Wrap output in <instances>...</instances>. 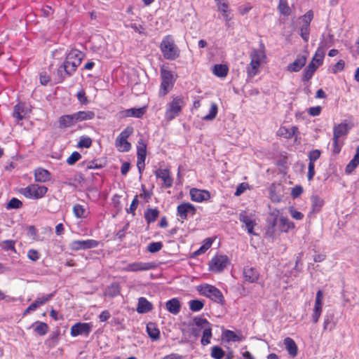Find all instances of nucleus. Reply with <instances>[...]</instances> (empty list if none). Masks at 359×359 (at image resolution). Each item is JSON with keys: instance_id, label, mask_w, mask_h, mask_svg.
Here are the masks:
<instances>
[{"instance_id": "de8ad7c7", "label": "nucleus", "mask_w": 359, "mask_h": 359, "mask_svg": "<svg viewBox=\"0 0 359 359\" xmlns=\"http://www.w3.org/2000/svg\"><path fill=\"white\" fill-rule=\"evenodd\" d=\"M218 112V107L216 103H211L210 108L208 114H206L203 119L205 121H212L215 118Z\"/></svg>"}, {"instance_id": "9d476101", "label": "nucleus", "mask_w": 359, "mask_h": 359, "mask_svg": "<svg viewBox=\"0 0 359 359\" xmlns=\"http://www.w3.org/2000/svg\"><path fill=\"white\" fill-rule=\"evenodd\" d=\"M99 241L94 239L75 240L69 243V248L73 251L95 248L99 245Z\"/></svg>"}, {"instance_id": "0e129e2a", "label": "nucleus", "mask_w": 359, "mask_h": 359, "mask_svg": "<svg viewBox=\"0 0 359 359\" xmlns=\"http://www.w3.org/2000/svg\"><path fill=\"white\" fill-rule=\"evenodd\" d=\"M41 255L39 252L34 249H30L27 252V257L33 261L36 262L40 259Z\"/></svg>"}, {"instance_id": "3c124183", "label": "nucleus", "mask_w": 359, "mask_h": 359, "mask_svg": "<svg viewBox=\"0 0 359 359\" xmlns=\"http://www.w3.org/2000/svg\"><path fill=\"white\" fill-rule=\"evenodd\" d=\"M212 243V240L210 238L205 239L203 244L194 252V254L196 255H199L205 253L211 247Z\"/></svg>"}, {"instance_id": "338daca9", "label": "nucleus", "mask_w": 359, "mask_h": 359, "mask_svg": "<svg viewBox=\"0 0 359 359\" xmlns=\"http://www.w3.org/2000/svg\"><path fill=\"white\" fill-rule=\"evenodd\" d=\"M54 296V293H50L48 294H46L45 296H43L41 297H38L35 301L39 304V305L41 306L46 304L47 302L50 301L53 297Z\"/></svg>"}, {"instance_id": "2f4dec72", "label": "nucleus", "mask_w": 359, "mask_h": 359, "mask_svg": "<svg viewBox=\"0 0 359 359\" xmlns=\"http://www.w3.org/2000/svg\"><path fill=\"white\" fill-rule=\"evenodd\" d=\"M121 294V285L118 283H113L109 285L105 291L104 296L111 298L115 297Z\"/></svg>"}, {"instance_id": "f8f14e48", "label": "nucleus", "mask_w": 359, "mask_h": 359, "mask_svg": "<svg viewBox=\"0 0 359 359\" xmlns=\"http://www.w3.org/2000/svg\"><path fill=\"white\" fill-rule=\"evenodd\" d=\"M156 266L154 262H135L128 264L123 269L126 272H138L149 271L155 269Z\"/></svg>"}, {"instance_id": "72a5a7b5", "label": "nucleus", "mask_w": 359, "mask_h": 359, "mask_svg": "<svg viewBox=\"0 0 359 359\" xmlns=\"http://www.w3.org/2000/svg\"><path fill=\"white\" fill-rule=\"evenodd\" d=\"M76 123L74 114L63 115L59 118V124L60 127L68 128Z\"/></svg>"}, {"instance_id": "603ef678", "label": "nucleus", "mask_w": 359, "mask_h": 359, "mask_svg": "<svg viewBox=\"0 0 359 359\" xmlns=\"http://www.w3.org/2000/svg\"><path fill=\"white\" fill-rule=\"evenodd\" d=\"M218 11L222 13V16L226 22H229L231 20V17L229 15L228 3H222V5L219 6Z\"/></svg>"}, {"instance_id": "423d86ee", "label": "nucleus", "mask_w": 359, "mask_h": 359, "mask_svg": "<svg viewBox=\"0 0 359 359\" xmlns=\"http://www.w3.org/2000/svg\"><path fill=\"white\" fill-rule=\"evenodd\" d=\"M301 25L299 27V35L304 42L307 43L309 39L310 25L313 19V12L311 10L307 11L304 15L301 16Z\"/></svg>"}, {"instance_id": "4be33fe9", "label": "nucleus", "mask_w": 359, "mask_h": 359, "mask_svg": "<svg viewBox=\"0 0 359 359\" xmlns=\"http://www.w3.org/2000/svg\"><path fill=\"white\" fill-rule=\"evenodd\" d=\"M306 55H298L295 60L287 66V70L290 72H298L306 65Z\"/></svg>"}, {"instance_id": "473e14b6", "label": "nucleus", "mask_w": 359, "mask_h": 359, "mask_svg": "<svg viewBox=\"0 0 359 359\" xmlns=\"http://www.w3.org/2000/svg\"><path fill=\"white\" fill-rule=\"evenodd\" d=\"M260 49H254L250 55V60H253L261 64L262 60L266 58V54L264 51V45L262 43L260 44Z\"/></svg>"}, {"instance_id": "052dcab7", "label": "nucleus", "mask_w": 359, "mask_h": 359, "mask_svg": "<svg viewBox=\"0 0 359 359\" xmlns=\"http://www.w3.org/2000/svg\"><path fill=\"white\" fill-rule=\"evenodd\" d=\"M2 244L4 245V246L2 248L3 250H6V251L11 250L14 252H16L15 247V241L6 240L2 242Z\"/></svg>"}, {"instance_id": "393cba45", "label": "nucleus", "mask_w": 359, "mask_h": 359, "mask_svg": "<svg viewBox=\"0 0 359 359\" xmlns=\"http://www.w3.org/2000/svg\"><path fill=\"white\" fill-rule=\"evenodd\" d=\"M295 228L294 224L287 217L280 215L279 217V224L277 231L279 233H287L290 230Z\"/></svg>"}, {"instance_id": "c03bdc74", "label": "nucleus", "mask_w": 359, "mask_h": 359, "mask_svg": "<svg viewBox=\"0 0 359 359\" xmlns=\"http://www.w3.org/2000/svg\"><path fill=\"white\" fill-rule=\"evenodd\" d=\"M36 327L34 332L40 336H43L47 334L48 331V325L47 323L43 322L37 321L36 322Z\"/></svg>"}, {"instance_id": "13d9d810", "label": "nucleus", "mask_w": 359, "mask_h": 359, "mask_svg": "<svg viewBox=\"0 0 359 359\" xmlns=\"http://www.w3.org/2000/svg\"><path fill=\"white\" fill-rule=\"evenodd\" d=\"M22 207V203L17 198H12L7 204V209H18Z\"/></svg>"}, {"instance_id": "6e6552de", "label": "nucleus", "mask_w": 359, "mask_h": 359, "mask_svg": "<svg viewBox=\"0 0 359 359\" xmlns=\"http://www.w3.org/2000/svg\"><path fill=\"white\" fill-rule=\"evenodd\" d=\"M147 156V143L142 140L140 139L137 145V167L140 173L141 174L145 168V159Z\"/></svg>"}, {"instance_id": "f3484780", "label": "nucleus", "mask_w": 359, "mask_h": 359, "mask_svg": "<svg viewBox=\"0 0 359 359\" xmlns=\"http://www.w3.org/2000/svg\"><path fill=\"white\" fill-rule=\"evenodd\" d=\"M91 325L88 323H77L72 326L70 334L72 337L81 334L88 335L91 331Z\"/></svg>"}, {"instance_id": "4c0bfd02", "label": "nucleus", "mask_w": 359, "mask_h": 359, "mask_svg": "<svg viewBox=\"0 0 359 359\" xmlns=\"http://www.w3.org/2000/svg\"><path fill=\"white\" fill-rule=\"evenodd\" d=\"M147 332L150 338L154 341H157L160 338V331L156 325L153 323H149L147 325Z\"/></svg>"}, {"instance_id": "69168bd1", "label": "nucleus", "mask_w": 359, "mask_h": 359, "mask_svg": "<svg viewBox=\"0 0 359 359\" xmlns=\"http://www.w3.org/2000/svg\"><path fill=\"white\" fill-rule=\"evenodd\" d=\"M138 196L136 195L133 200L132 201V203L130 205V208L129 209H127V212L128 213H130L132 214L133 215H135V211L137 210V205H138Z\"/></svg>"}, {"instance_id": "ddd939ff", "label": "nucleus", "mask_w": 359, "mask_h": 359, "mask_svg": "<svg viewBox=\"0 0 359 359\" xmlns=\"http://www.w3.org/2000/svg\"><path fill=\"white\" fill-rule=\"evenodd\" d=\"M239 220L245 224V226L249 234L255 235L254 227L256 225L255 215L249 213L247 211H241L239 214Z\"/></svg>"}, {"instance_id": "79ce46f5", "label": "nucleus", "mask_w": 359, "mask_h": 359, "mask_svg": "<svg viewBox=\"0 0 359 359\" xmlns=\"http://www.w3.org/2000/svg\"><path fill=\"white\" fill-rule=\"evenodd\" d=\"M325 55V51L323 50V48H322L321 47H318L311 62H314L316 65L319 67L323 62Z\"/></svg>"}, {"instance_id": "f704fd0d", "label": "nucleus", "mask_w": 359, "mask_h": 359, "mask_svg": "<svg viewBox=\"0 0 359 359\" xmlns=\"http://www.w3.org/2000/svg\"><path fill=\"white\" fill-rule=\"evenodd\" d=\"M271 216L273 217L272 221L269 223L270 226L267 230V233L270 234V236L273 235L278 229V224H279V212L276 211V212H273L271 214Z\"/></svg>"}, {"instance_id": "a878e982", "label": "nucleus", "mask_w": 359, "mask_h": 359, "mask_svg": "<svg viewBox=\"0 0 359 359\" xmlns=\"http://www.w3.org/2000/svg\"><path fill=\"white\" fill-rule=\"evenodd\" d=\"M153 309L152 304L145 297H140L138 299L137 306L136 311L139 313H146Z\"/></svg>"}, {"instance_id": "49530a36", "label": "nucleus", "mask_w": 359, "mask_h": 359, "mask_svg": "<svg viewBox=\"0 0 359 359\" xmlns=\"http://www.w3.org/2000/svg\"><path fill=\"white\" fill-rule=\"evenodd\" d=\"M189 306L191 311L194 312L201 311L204 306V302L198 299H192L189 302Z\"/></svg>"}, {"instance_id": "9b49d317", "label": "nucleus", "mask_w": 359, "mask_h": 359, "mask_svg": "<svg viewBox=\"0 0 359 359\" xmlns=\"http://www.w3.org/2000/svg\"><path fill=\"white\" fill-rule=\"evenodd\" d=\"M229 259L226 255L215 256L209 264V269L214 273L222 272L226 268Z\"/></svg>"}, {"instance_id": "f257e3e1", "label": "nucleus", "mask_w": 359, "mask_h": 359, "mask_svg": "<svg viewBox=\"0 0 359 359\" xmlns=\"http://www.w3.org/2000/svg\"><path fill=\"white\" fill-rule=\"evenodd\" d=\"M160 49L163 57L166 60H175L180 57V50L171 35H166L163 38Z\"/></svg>"}, {"instance_id": "4468645a", "label": "nucleus", "mask_w": 359, "mask_h": 359, "mask_svg": "<svg viewBox=\"0 0 359 359\" xmlns=\"http://www.w3.org/2000/svg\"><path fill=\"white\" fill-rule=\"evenodd\" d=\"M196 212V208L189 203H183L177 207V215L182 221L187 220L189 215L194 216Z\"/></svg>"}, {"instance_id": "a19ab883", "label": "nucleus", "mask_w": 359, "mask_h": 359, "mask_svg": "<svg viewBox=\"0 0 359 359\" xmlns=\"http://www.w3.org/2000/svg\"><path fill=\"white\" fill-rule=\"evenodd\" d=\"M311 200L312 211L313 212H320L322 207L324 205V203H325L323 199L317 195H314V196H311Z\"/></svg>"}, {"instance_id": "cd10ccee", "label": "nucleus", "mask_w": 359, "mask_h": 359, "mask_svg": "<svg viewBox=\"0 0 359 359\" xmlns=\"http://www.w3.org/2000/svg\"><path fill=\"white\" fill-rule=\"evenodd\" d=\"M51 178L50 173L48 170L43 168H37L34 171V179L38 182H46Z\"/></svg>"}, {"instance_id": "37998d69", "label": "nucleus", "mask_w": 359, "mask_h": 359, "mask_svg": "<svg viewBox=\"0 0 359 359\" xmlns=\"http://www.w3.org/2000/svg\"><path fill=\"white\" fill-rule=\"evenodd\" d=\"M278 9L280 13L284 16H289L291 14V8L288 6L287 0H279Z\"/></svg>"}, {"instance_id": "2eb2a0df", "label": "nucleus", "mask_w": 359, "mask_h": 359, "mask_svg": "<svg viewBox=\"0 0 359 359\" xmlns=\"http://www.w3.org/2000/svg\"><path fill=\"white\" fill-rule=\"evenodd\" d=\"M321 151L319 149H313L309 152L308 157L309 160L308 165L307 178L309 181H311L316 174L315 163L320 158Z\"/></svg>"}, {"instance_id": "5fc2aeb1", "label": "nucleus", "mask_w": 359, "mask_h": 359, "mask_svg": "<svg viewBox=\"0 0 359 359\" xmlns=\"http://www.w3.org/2000/svg\"><path fill=\"white\" fill-rule=\"evenodd\" d=\"M327 36L329 38V41L327 39H325V35L323 34L322 39L319 43V47H321L322 48H323V50L325 51L327 48H328L332 45V41H333V38H334V36L331 34H329Z\"/></svg>"}, {"instance_id": "774afa93", "label": "nucleus", "mask_w": 359, "mask_h": 359, "mask_svg": "<svg viewBox=\"0 0 359 359\" xmlns=\"http://www.w3.org/2000/svg\"><path fill=\"white\" fill-rule=\"evenodd\" d=\"M76 97L81 104H87L88 103L86 93L83 90H79L76 94Z\"/></svg>"}, {"instance_id": "a211bd4d", "label": "nucleus", "mask_w": 359, "mask_h": 359, "mask_svg": "<svg viewBox=\"0 0 359 359\" xmlns=\"http://www.w3.org/2000/svg\"><path fill=\"white\" fill-rule=\"evenodd\" d=\"M74 72L72 70L70 66L63 62L57 69L55 80L57 83H62L66 78L73 75Z\"/></svg>"}, {"instance_id": "39448f33", "label": "nucleus", "mask_w": 359, "mask_h": 359, "mask_svg": "<svg viewBox=\"0 0 359 359\" xmlns=\"http://www.w3.org/2000/svg\"><path fill=\"white\" fill-rule=\"evenodd\" d=\"M161 83L158 94L160 96H165L172 88L175 80L173 73L163 67L161 68Z\"/></svg>"}, {"instance_id": "a18cd8bd", "label": "nucleus", "mask_w": 359, "mask_h": 359, "mask_svg": "<svg viewBox=\"0 0 359 359\" xmlns=\"http://www.w3.org/2000/svg\"><path fill=\"white\" fill-rule=\"evenodd\" d=\"M194 325L200 329L205 330V328L212 327L206 318L196 317L194 319Z\"/></svg>"}, {"instance_id": "c85d7f7f", "label": "nucleus", "mask_w": 359, "mask_h": 359, "mask_svg": "<svg viewBox=\"0 0 359 359\" xmlns=\"http://www.w3.org/2000/svg\"><path fill=\"white\" fill-rule=\"evenodd\" d=\"M283 343L289 355L292 357L297 356L298 353V348L294 339L290 337H286L285 338Z\"/></svg>"}, {"instance_id": "20e7f679", "label": "nucleus", "mask_w": 359, "mask_h": 359, "mask_svg": "<svg viewBox=\"0 0 359 359\" xmlns=\"http://www.w3.org/2000/svg\"><path fill=\"white\" fill-rule=\"evenodd\" d=\"M19 192L27 198L37 200L45 196L48 192V188L37 184H31L20 189Z\"/></svg>"}, {"instance_id": "4d7b16f0", "label": "nucleus", "mask_w": 359, "mask_h": 359, "mask_svg": "<svg viewBox=\"0 0 359 359\" xmlns=\"http://www.w3.org/2000/svg\"><path fill=\"white\" fill-rule=\"evenodd\" d=\"M163 248L161 242H152L147 246V250L151 253H156L160 251Z\"/></svg>"}, {"instance_id": "09e8293b", "label": "nucleus", "mask_w": 359, "mask_h": 359, "mask_svg": "<svg viewBox=\"0 0 359 359\" xmlns=\"http://www.w3.org/2000/svg\"><path fill=\"white\" fill-rule=\"evenodd\" d=\"M212 327L205 328L203 331V336L201 340V343L203 346H206L210 343V339L212 338Z\"/></svg>"}, {"instance_id": "1a4fd4ad", "label": "nucleus", "mask_w": 359, "mask_h": 359, "mask_svg": "<svg viewBox=\"0 0 359 359\" xmlns=\"http://www.w3.org/2000/svg\"><path fill=\"white\" fill-rule=\"evenodd\" d=\"M323 305V292L319 290L316 292L315 304L311 314V321L313 324H316L321 316Z\"/></svg>"}, {"instance_id": "58836bf2", "label": "nucleus", "mask_w": 359, "mask_h": 359, "mask_svg": "<svg viewBox=\"0 0 359 359\" xmlns=\"http://www.w3.org/2000/svg\"><path fill=\"white\" fill-rule=\"evenodd\" d=\"M260 65V63L254 61L253 60H250V63L246 68L248 78H253L259 73V67Z\"/></svg>"}, {"instance_id": "6ab92c4d", "label": "nucleus", "mask_w": 359, "mask_h": 359, "mask_svg": "<svg viewBox=\"0 0 359 359\" xmlns=\"http://www.w3.org/2000/svg\"><path fill=\"white\" fill-rule=\"evenodd\" d=\"M30 109L25 102H19L13 107V117L18 121L22 120L29 113Z\"/></svg>"}, {"instance_id": "864d4df0", "label": "nucleus", "mask_w": 359, "mask_h": 359, "mask_svg": "<svg viewBox=\"0 0 359 359\" xmlns=\"http://www.w3.org/2000/svg\"><path fill=\"white\" fill-rule=\"evenodd\" d=\"M73 212L77 218H85L86 209L82 205L76 204L73 206Z\"/></svg>"}, {"instance_id": "5701e85b", "label": "nucleus", "mask_w": 359, "mask_h": 359, "mask_svg": "<svg viewBox=\"0 0 359 359\" xmlns=\"http://www.w3.org/2000/svg\"><path fill=\"white\" fill-rule=\"evenodd\" d=\"M353 127L351 118L345 119L341 123L334 128L333 135H346Z\"/></svg>"}, {"instance_id": "bb28decb", "label": "nucleus", "mask_w": 359, "mask_h": 359, "mask_svg": "<svg viewBox=\"0 0 359 359\" xmlns=\"http://www.w3.org/2000/svg\"><path fill=\"white\" fill-rule=\"evenodd\" d=\"M181 303L177 298H172L165 303V307L168 312L177 315L180 312Z\"/></svg>"}, {"instance_id": "6e6d98bb", "label": "nucleus", "mask_w": 359, "mask_h": 359, "mask_svg": "<svg viewBox=\"0 0 359 359\" xmlns=\"http://www.w3.org/2000/svg\"><path fill=\"white\" fill-rule=\"evenodd\" d=\"M224 355L223 349L217 346H215L211 349V356L215 359H222Z\"/></svg>"}, {"instance_id": "8fccbe9b", "label": "nucleus", "mask_w": 359, "mask_h": 359, "mask_svg": "<svg viewBox=\"0 0 359 359\" xmlns=\"http://www.w3.org/2000/svg\"><path fill=\"white\" fill-rule=\"evenodd\" d=\"M224 336L227 341H241L243 339L241 335H238L233 331L229 330L224 332Z\"/></svg>"}, {"instance_id": "c9c22d12", "label": "nucleus", "mask_w": 359, "mask_h": 359, "mask_svg": "<svg viewBox=\"0 0 359 359\" xmlns=\"http://www.w3.org/2000/svg\"><path fill=\"white\" fill-rule=\"evenodd\" d=\"M76 121L80 122L86 120H91L94 118L95 114L93 111H80L76 113H74Z\"/></svg>"}, {"instance_id": "412c9836", "label": "nucleus", "mask_w": 359, "mask_h": 359, "mask_svg": "<svg viewBox=\"0 0 359 359\" xmlns=\"http://www.w3.org/2000/svg\"><path fill=\"white\" fill-rule=\"evenodd\" d=\"M190 196L193 201L201 203L210 198V194L208 191L193 188L190 190Z\"/></svg>"}, {"instance_id": "dca6fc26", "label": "nucleus", "mask_w": 359, "mask_h": 359, "mask_svg": "<svg viewBox=\"0 0 359 359\" xmlns=\"http://www.w3.org/2000/svg\"><path fill=\"white\" fill-rule=\"evenodd\" d=\"M243 276L244 281L248 283H257L260 277L258 270L255 267L249 266L243 268Z\"/></svg>"}, {"instance_id": "aec40b11", "label": "nucleus", "mask_w": 359, "mask_h": 359, "mask_svg": "<svg viewBox=\"0 0 359 359\" xmlns=\"http://www.w3.org/2000/svg\"><path fill=\"white\" fill-rule=\"evenodd\" d=\"M155 175L163 182V186L165 188H170L172 186L173 179L168 169L158 168L155 171Z\"/></svg>"}, {"instance_id": "c756f323", "label": "nucleus", "mask_w": 359, "mask_h": 359, "mask_svg": "<svg viewBox=\"0 0 359 359\" xmlns=\"http://www.w3.org/2000/svg\"><path fill=\"white\" fill-rule=\"evenodd\" d=\"M128 136H120L116 140V147L118 151L126 152L131 149L130 143L127 140Z\"/></svg>"}, {"instance_id": "ea45409f", "label": "nucleus", "mask_w": 359, "mask_h": 359, "mask_svg": "<svg viewBox=\"0 0 359 359\" xmlns=\"http://www.w3.org/2000/svg\"><path fill=\"white\" fill-rule=\"evenodd\" d=\"M229 72V68L226 65L217 64L214 66L212 72L213 74L220 78L225 77Z\"/></svg>"}, {"instance_id": "7ed1b4c3", "label": "nucleus", "mask_w": 359, "mask_h": 359, "mask_svg": "<svg viewBox=\"0 0 359 359\" xmlns=\"http://www.w3.org/2000/svg\"><path fill=\"white\" fill-rule=\"evenodd\" d=\"M185 105L182 96L173 97L172 101L167 104L165 117L167 120H172L181 112Z\"/></svg>"}, {"instance_id": "b1692460", "label": "nucleus", "mask_w": 359, "mask_h": 359, "mask_svg": "<svg viewBox=\"0 0 359 359\" xmlns=\"http://www.w3.org/2000/svg\"><path fill=\"white\" fill-rule=\"evenodd\" d=\"M147 111V107L140 108H130L120 112L123 117L142 118Z\"/></svg>"}, {"instance_id": "680f3d73", "label": "nucleus", "mask_w": 359, "mask_h": 359, "mask_svg": "<svg viewBox=\"0 0 359 359\" xmlns=\"http://www.w3.org/2000/svg\"><path fill=\"white\" fill-rule=\"evenodd\" d=\"M81 158V155L78 151H74L67 158V163L69 165H74L78 161H79Z\"/></svg>"}, {"instance_id": "f03ea898", "label": "nucleus", "mask_w": 359, "mask_h": 359, "mask_svg": "<svg viewBox=\"0 0 359 359\" xmlns=\"http://www.w3.org/2000/svg\"><path fill=\"white\" fill-rule=\"evenodd\" d=\"M198 292L207 298L223 305L225 302L224 297L222 292L214 285L207 283L201 284L197 287Z\"/></svg>"}, {"instance_id": "bf43d9fd", "label": "nucleus", "mask_w": 359, "mask_h": 359, "mask_svg": "<svg viewBox=\"0 0 359 359\" xmlns=\"http://www.w3.org/2000/svg\"><path fill=\"white\" fill-rule=\"evenodd\" d=\"M290 216L296 220H302L304 219V214L297 210L293 206H290L288 209Z\"/></svg>"}, {"instance_id": "7c9ffc66", "label": "nucleus", "mask_w": 359, "mask_h": 359, "mask_svg": "<svg viewBox=\"0 0 359 359\" xmlns=\"http://www.w3.org/2000/svg\"><path fill=\"white\" fill-rule=\"evenodd\" d=\"M318 66L316 65L314 62H310V63L305 67L302 74V81L304 82L309 81L311 79L313 75L315 72L318 69Z\"/></svg>"}, {"instance_id": "0eeeda50", "label": "nucleus", "mask_w": 359, "mask_h": 359, "mask_svg": "<svg viewBox=\"0 0 359 359\" xmlns=\"http://www.w3.org/2000/svg\"><path fill=\"white\" fill-rule=\"evenodd\" d=\"M84 53L83 52L74 49L67 54L64 62L70 66L72 70L75 72L77 67L81 65Z\"/></svg>"}, {"instance_id": "e433bc0d", "label": "nucleus", "mask_w": 359, "mask_h": 359, "mask_svg": "<svg viewBox=\"0 0 359 359\" xmlns=\"http://www.w3.org/2000/svg\"><path fill=\"white\" fill-rule=\"evenodd\" d=\"M159 213L157 208H147L144 212V218L147 224L154 222L158 217Z\"/></svg>"}, {"instance_id": "e2e57ef3", "label": "nucleus", "mask_w": 359, "mask_h": 359, "mask_svg": "<svg viewBox=\"0 0 359 359\" xmlns=\"http://www.w3.org/2000/svg\"><path fill=\"white\" fill-rule=\"evenodd\" d=\"M92 144V140L90 137H82L77 144L78 148H89Z\"/></svg>"}]
</instances>
